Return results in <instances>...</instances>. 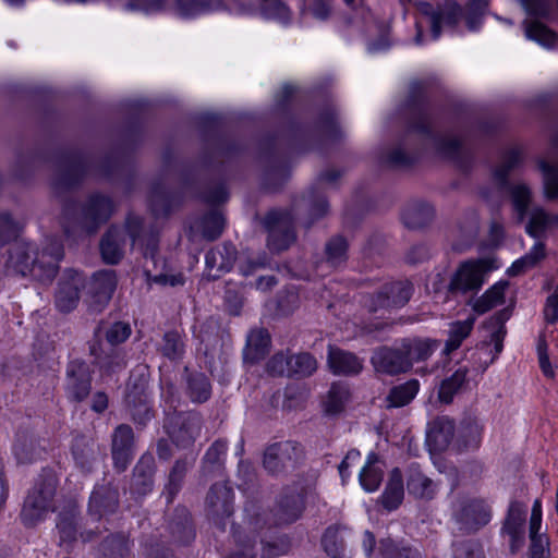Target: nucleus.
Masks as SVG:
<instances>
[{
	"label": "nucleus",
	"mask_w": 558,
	"mask_h": 558,
	"mask_svg": "<svg viewBox=\"0 0 558 558\" xmlns=\"http://www.w3.org/2000/svg\"><path fill=\"white\" fill-rule=\"evenodd\" d=\"M425 84H410L407 99L408 130L404 137L384 156L383 162L391 169L413 166L424 151L432 149L441 159L453 162L468 172L473 163V153L457 136L441 133L434 128L433 117L425 98Z\"/></svg>",
	"instance_id": "f257e3e1"
},
{
	"label": "nucleus",
	"mask_w": 558,
	"mask_h": 558,
	"mask_svg": "<svg viewBox=\"0 0 558 558\" xmlns=\"http://www.w3.org/2000/svg\"><path fill=\"white\" fill-rule=\"evenodd\" d=\"M64 256L60 241H49L40 251L29 244L16 242L9 250L7 271L10 275L26 277L41 283H50L59 271V263Z\"/></svg>",
	"instance_id": "f03ea898"
},
{
	"label": "nucleus",
	"mask_w": 558,
	"mask_h": 558,
	"mask_svg": "<svg viewBox=\"0 0 558 558\" xmlns=\"http://www.w3.org/2000/svg\"><path fill=\"white\" fill-rule=\"evenodd\" d=\"M202 134L204 147L198 163L208 169L239 158L247 148L246 143L221 132L222 117L216 113H201L195 118Z\"/></svg>",
	"instance_id": "7ed1b4c3"
},
{
	"label": "nucleus",
	"mask_w": 558,
	"mask_h": 558,
	"mask_svg": "<svg viewBox=\"0 0 558 558\" xmlns=\"http://www.w3.org/2000/svg\"><path fill=\"white\" fill-rule=\"evenodd\" d=\"M274 519H270L269 512L263 509L255 501H247L244 506V525L232 524V537L240 548V551L233 555H245L246 558H257L255 547L257 542L263 538L262 532L270 529Z\"/></svg>",
	"instance_id": "20e7f679"
},
{
	"label": "nucleus",
	"mask_w": 558,
	"mask_h": 558,
	"mask_svg": "<svg viewBox=\"0 0 558 558\" xmlns=\"http://www.w3.org/2000/svg\"><path fill=\"white\" fill-rule=\"evenodd\" d=\"M58 478L50 469H44L33 489L26 496L21 511L24 525L33 526L49 511L54 509Z\"/></svg>",
	"instance_id": "39448f33"
},
{
	"label": "nucleus",
	"mask_w": 558,
	"mask_h": 558,
	"mask_svg": "<svg viewBox=\"0 0 558 558\" xmlns=\"http://www.w3.org/2000/svg\"><path fill=\"white\" fill-rule=\"evenodd\" d=\"M277 136L265 138L259 145L258 162L263 168L262 185L268 192H278L290 178V168L280 149Z\"/></svg>",
	"instance_id": "423d86ee"
},
{
	"label": "nucleus",
	"mask_w": 558,
	"mask_h": 558,
	"mask_svg": "<svg viewBox=\"0 0 558 558\" xmlns=\"http://www.w3.org/2000/svg\"><path fill=\"white\" fill-rule=\"evenodd\" d=\"M203 416L197 411L163 410L162 430L179 449H187L198 438Z\"/></svg>",
	"instance_id": "0eeeda50"
},
{
	"label": "nucleus",
	"mask_w": 558,
	"mask_h": 558,
	"mask_svg": "<svg viewBox=\"0 0 558 558\" xmlns=\"http://www.w3.org/2000/svg\"><path fill=\"white\" fill-rule=\"evenodd\" d=\"M92 165V157L80 149L61 151L52 181L56 193L66 192L80 185Z\"/></svg>",
	"instance_id": "6e6552de"
},
{
	"label": "nucleus",
	"mask_w": 558,
	"mask_h": 558,
	"mask_svg": "<svg viewBox=\"0 0 558 558\" xmlns=\"http://www.w3.org/2000/svg\"><path fill=\"white\" fill-rule=\"evenodd\" d=\"M317 360L310 352L293 353L290 350L275 353L266 364V372L274 377L303 379L317 369Z\"/></svg>",
	"instance_id": "1a4fd4ad"
},
{
	"label": "nucleus",
	"mask_w": 558,
	"mask_h": 558,
	"mask_svg": "<svg viewBox=\"0 0 558 558\" xmlns=\"http://www.w3.org/2000/svg\"><path fill=\"white\" fill-rule=\"evenodd\" d=\"M148 380L145 374L131 376L124 397L125 410L136 428L142 430L155 417V410L147 395Z\"/></svg>",
	"instance_id": "9d476101"
},
{
	"label": "nucleus",
	"mask_w": 558,
	"mask_h": 558,
	"mask_svg": "<svg viewBox=\"0 0 558 558\" xmlns=\"http://www.w3.org/2000/svg\"><path fill=\"white\" fill-rule=\"evenodd\" d=\"M94 369L81 357L70 360L64 369L63 390L72 403L87 400L93 388Z\"/></svg>",
	"instance_id": "9b49d317"
},
{
	"label": "nucleus",
	"mask_w": 558,
	"mask_h": 558,
	"mask_svg": "<svg viewBox=\"0 0 558 558\" xmlns=\"http://www.w3.org/2000/svg\"><path fill=\"white\" fill-rule=\"evenodd\" d=\"M488 259L466 260L452 275L448 284V295L456 298L469 292L476 293L484 283V277L493 269Z\"/></svg>",
	"instance_id": "f8f14e48"
},
{
	"label": "nucleus",
	"mask_w": 558,
	"mask_h": 558,
	"mask_svg": "<svg viewBox=\"0 0 558 558\" xmlns=\"http://www.w3.org/2000/svg\"><path fill=\"white\" fill-rule=\"evenodd\" d=\"M268 232L267 245L272 252H282L295 241L294 214L291 210L272 209L263 219Z\"/></svg>",
	"instance_id": "ddd939ff"
},
{
	"label": "nucleus",
	"mask_w": 558,
	"mask_h": 558,
	"mask_svg": "<svg viewBox=\"0 0 558 558\" xmlns=\"http://www.w3.org/2000/svg\"><path fill=\"white\" fill-rule=\"evenodd\" d=\"M303 446L294 440L279 441L269 445L263 459L264 468L271 474L294 471L304 460Z\"/></svg>",
	"instance_id": "4468645a"
},
{
	"label": "nucleus",
	"mask_w": 558,
	"mask_h": 558,
	"mask_svg": "<svg viewBox=\"0 0 558 558\" xmlns=\"http://www.w3.org/2000/svg\"><path fill=\"white\" fill-rule=\"evenodd\" d=\"M412 293L413 284L410 281L387 282L367 295L365 306L371 314L400 308L410 301Z\"/></svg>",
	"instance_id": "2eb2a0df"
},
{
	"label": "nucleus",
	"mask_w": 558,
	"mask_h": 558,
	"mask_svg": "<svg viewBox=\"0 0 558 558\" xmlns=\"http://www.w3.org/2000/svg\"><path fill=\"white\" fill-rule=\"evenodd\" d=\"M86 288V276L73 268L65 269L60 276L54 290L53 303L58 312H73L81 300V292Z\"/></svg>",
	"instance_id": "dca6fc26"
},
{
	"label": "nucleus",
	"mask_w": 558,
	"mask_h": 558,
	"mask_svg": "<svg viewBox=\"0 0 558 558\" xmlns=\"http://www.w3.org/2000/svg\"><path fill=\"white\" fill-rule=\"evenodd\" d=\"M113 209L114 205L109 196L93 193L82 203L77 223L85 232L96 233L110 219Z\"/></svg>",
	"instance_id": "f3484780"
},
{
	"label": "nucleus",
	"mask_w": 558,
	"mask_h": 558,
	"mask_svg": "<svg viewBox=\"0 0 558 558\" xmlns=\"http://www.w3.org/2000/svg\"><path fill=\"white\" fill-rule=\"evenodd\" d=\"M105 320L101 319L94 329L93 339L88 341V353L95 364L107 375L119 373L126 367V353L123 349L111 347L104 349L101 344V331Z\"/></svg>",
	"instance_id": "a211bd4d"
},
{
	"label": "nucleus",
	"mask_w": 558,
	"mask_h": 558,
	"mask_svg": "<svg viewBox=\"0 0 558 558\" xmlns=\"http://www.w3.org/2000/svg\"><path fill=\"white\" fill-rule=\"evenodd\" d=\"M117 283L114 270L106 269L93 275L84 300L89 314L98 315L108 306L117 289Z\"/></svg>",
	"instance_id": "6ab92c4d"
},
{
	"label": "nucleus",
	"mask_w": 558,
	"mask_h": 558,
	"mask_svg": "<svg viewBox=\"0 0 558 558\" xmlns=\"http://www.w3.org/2000/svg\"><path fill=\"white\" fill-rule=\"evenodd\" d=\"M206 515L219 530L226 531L227 522L233 514V490L223 483L210 486L205 499Z\"/></svg>",
	"instance_id": "aec40b11"
},
{
	"label": "nucleus",
	"mask_w": 558,
	"mask_h": 558,
	"mask_svg": "<svg viewBox=\"0 0 558 558\" xmlns=\"http://www.w3.org/2000/svg\"><path fill=\"white\" fill-rule=\"evenodd\" d=\"M110 440L113 468L118 473H123L135 456L136 438L133 427L126 423L117 425L112 430Z\"/></svg>",
	"instance_id": "412c9836"
},
{
	"label": "nucleus",
	"mask_w": 558,
	"mask_h": 558,
	"mask_svg": "<svg viewBox=\"0 0 558 558\" xmlns=\"http://www.w3.org/2000/svg\"><path fill=\"white\" fill-rule=\"evenodd\" d=\"M420 12L428 20L433 39H437L441 35L442 26L454 27L459 23L462 7L456 1L436 8L429 2H422Z\"/></svg>",
	"instance_id": "4be33fe9"
},
{
	"label": "nucleus",
	"mask_w": 558,
	"mask_h": 558,
	"mask_svg": "<svg viewBox=\"0 0 558 558\" xmlns=\"http://www.w3.org/2000/svg\"><path fill=\"white\" fill-rule=\"evenodd\" d=\"M371 364L376 373L387 376H398L410 372L398 341L395 345L375 348L372 352Z\"/></svg>",
	"instance_id": "5701e85b"
},
{
	"label": "nucleus",
	"mask_w": 558,
	"mask_h": 558,
	"mask_svg": "<svg viewBox=\"0 0 558 558\" xmlns=\"http://www.w3.org/2000/svg\"><path fill=\"white\" fill-rule=\"evenodd\" d=\"M80 511L75 501H69L58 513L56 529L58 546L66 553H71L78 539Z\"/></svg>",
	"instance_id": "b1692460"
},
{
	"label": "nucleus",
	"mask_w": 558,
	"mask_h": 558,
	"mask_svg": "<svg viewBox=\"0 0 558 558\" xmlns=\"http://www.w3.org/2000/svg\"><path fill=\"white\" fill-rule=\"evenodd\" d=\"M454 520L460 524V530L473 533L489 522L490 511L482 500H465L454 512Z\"/></svg>",
	"instance_id": "393cba45"
},
{
	"label": "nucleus",
	"mask_w": 558,
	"mask_h": 558,
	"mask_svg": "<svg viewBox=\"0 0 558 558\" xmlns=\"http://www.w3.org/2000/svg\"><path fill=\"white\" fill-rule=\"evenodd\" d=\"M167 536L160 535V539L171 541L180 545L190 544L196 535L195 527L189 510L178 507L167 521Z\"/></svg>",
	"instance_id": "a878e982"
},
{
	"label": "nucleus",
	"mask_w": 558,
	"mask_h": 558,
	"mask_svg": "<svg viewBox=\"0 0 558 558\" xmlns=\"http://www.w3.org/2000/svg\"><path fill=\"white\" fill-rule=\"evenodd\" d=\"M181 379L185 396L192 403L203 404L211 397V384L203 372L184 366Z\"/></svg>",
	"instance_id": "bb28decb"
},
{
	"label": "nucleus",
	"mask_w": 558,
	"mask_h": 558,
	"mask_svg": "<svg viewBox=\"0 0 558 558\" xmlns=\"http://www.w3.org/2000/svg\"><path fill=\"white\" fill-rule=\"evenodd\" d=\"M236 248L230 243L226 242L221 247L209 250L205 256L206 268L209 270L208 277L211 280H217L222 274L232 269L236 260Z\"/></svg>",
	"instance_id": "cd10ccee"
},
{
	"label": "nucleus",
	"mask_w": 558,
	"mask_h": 558,
	"mask_svg": "<svg viewBox=\"0 0 558 558\" xmlns=\"http://www.w3.org/2000/svg\"><path fill=\"white\" fill-rule=\"evenodd\" d=\"M398 344L411 371L414 363L424 362L429 359L433 352L438 348L439 341L430 338L407 337L400 339Z\"/></svg>",
	"instance_id": "c85d7f7f"
},
{
	"label": "nucleus",
	"mask_w": 558,
	"mask_h": 558,
	"mask_svg": "<svg viewBox=\"0 0 558 558\" xmlns=\"http://www.w3.org/2000/svg\"><path fill=\"white\" fill-rule=\"evenodd\" d=\"M156 462L151 454H143L132 472L131 493L137 496H146L153 490Z\"/></svg>",
	"instance_id": "c756f323"
},
{
	"label": "nucleus",
	"mask_w": 558,
	"mask_h": 558,
	"mask_svg": "<svg viewBox=\"0 0 558 558\" xmlns=\"http://www.w3.org/2000/svg\"><path fill=\"white\" fill-rule=\"evenodd\" d=\"M454 436V422L447 416L436 417L428 424L426 445L432 453L444 451Z\"/></svg>",
	"instance_id": "7c9ffc66"
},
{
	"label": "nucleus",
	"mask_w": 558,
	"mask_h": 558,
	"mask_svg": "<svg viewBox=\"0 0 558 558\" xmlns=\"http://www.w3.org/2000/svg\"><path fill=\"white\" fill-rule=\"evenodd\" d=\"M327 363L335 375L355 376L363 369V360L352 352L329 345Z\"/></svg>",
	"instance_id": "2f4dec72"
},
{
	"label": "nucleus",
	"mask_w": 558,
	"mask_h": 558,
	"mask_svg": "<svg viewBox=\"0 0 558 558\" xmlns=\"http://www.w3.org/2000/svg\"><path fill=\"white\" fill-rule=\"evenodd\" d=\"M124 245V230L120 227L111 226L102 235L99 243L104 262L108 265H117L123 257Z\"/></svg>",
	"instance_id": "473e14b6"
},
{
	"label": "nucleus",
	"mask_w": 558,
	"mask_h": 558,
	"mask_svg": "<svg viewBox=\"0 0 558 558\" xmlns=\"http://www.w3.org/2000/svg\"><path fill=\"white\" fill-rule=\"evenodd\" d=\"M119 506V490L111 483L97 486L89 498V511L101 517L114 512Z\"/></svg>",
	"instance_id": "72a5a7b5"
},
{
	"label": "nucleus",
	"mask_w": 558,
	"mask_h": 558,
	"mask_svg": "<svg viewBox=\"0 0 558 558\" xmlns=\"http://www.w3.org/2000/svg\"><path fill=\"white\" fill-rule=\"evenodd\" d=\"M271 345L270 333L265 328L253 329L247 335L246 345L243 351L245 362L257 363L269 353Z\"/></svg>",
	"instance_id": "f704fd0d"
},
{
	"label": "nucleus",
	"mask_w": 558,
	"mask_h": 558,
	"mask_svg": "<svg viewBox=\"0 0 558 558\" xmlns=\"http://www.w3.org/2000/svg\"><path fill=\"white\" fill-rule=\"evenodd\" d=\"M303 207L308 209L310 215V221L306 223V228H310L315 220L325 217L329 210L326 195L317 186L311 187L307 195H303L299 201H295L293 205L295 210Z\"/></svg>",
	"instance_id": "c9c22d12"
},
{
	"label": "nucleus",
	"mask_w": 558,
	"mask_h": 558,
	"mask_svg": "<svg viewBox=\"0 0 558 558\" xmlns=\"http://www.w3.org/2000/svg\"><path fill=\"white\" fill-rule=\"evenodd\" d=\"M435 217L432 205L422 201L409 203L402 213V220L408 229L418 230L427 227Z\"/></svg>",
	"instance_id": "e433bc0d"
},
{
	"label": "nucleus",
	"mask_w": 558,
	"mask_h": 558,
	"mask_svg": "<svg viewBox=\"0 0 558 558\" xmlns=\"http://www.w3.org/2000/svg\"><path fill=\"white\" fill-rule=\"evenodd\" d=\"M226 451V440L217 439L210 445L202 459L201 474L203 477L221 476L225 468Z\"/></svg>",
	"instance_id": "4c0bfd02"
},
{
	"label": "nucleus",
	"mask_w": 558,
	"mask_h": 558,
	"mask_svg": "<svg viewBox=\"0 0 558 558\" xmlns=\"http://www.w3.org/2000/svg\"><path fill=\"white\" fill-rule=\"evenodd\" d=\"M185 351V335L177 329L166 331L157 345V352L171 362L181 361Z\"/></svg>",
	"instance_id": "58836bf2"
},
{
	"label": "nucleus",
	"mask_w": 558,
	"mask_h": 558,
	"mask_svg": "<svg viewBox=\"0 0 558 558\" xmlns=\"http://www.w3.org/2000/svg\"><path fill=\"white\" fill-rule=\"evenodd\" d=\"M303 508V502L298 494L282 495L274 509V523L281 525L296 521Z\"/></svg>",
	"instance_id": "ea45409f"
},
{
	"label": "nucleus",
	"mask_w": 558,
	"mask_h": 558,
	"mask_svg": "<svg viewBox=\"0 0 558 558\" xmlns=\"http://www.w3.org/2000/svg\"><path fill=\"white\" fill-rule=\"evenodd\" d=\"M222 7V0H174L171 10L180 17L192 19Z\"/></svg>",
	"instance_id": "a19ab883"
},
{
	"label": "nucleus",
	"mask_w": 558,
	"mask_h": 558,
	"mask_svg": "<svg viewBox=\"0 0 558 558\" xmlns=\"http://www.w3.org/2000/svg\"><path fill=\"white\" fill-rule=\"evenodd\" d=\"M191 468L192 462L187 459V457H182L174 461L168 474V481L165 484L162 493L168 504L173 501L174 497L182 488L186 473Z\"/></svg>",
	"instance_id": "79ce46f5"
},
{
	"label": "nucleus",
	"mask_w": 558,
	"mask_h": 558,
	"mask_svg": "<svg viewBox=\"0 0 558 558\" xmlns=\"http://www.w3.org/2000/svg\"><path fill=\"white\" fill-rule=\"evenodd\" d=\"M71 452L75 464L83 471L89 472L95 460L94 441L85 436L77 435L73 438Z\"/></svg>",
	"instance_id": "37998d69"
},
{
	"label": "nucleus",
	"mask_w": 558,
	"mask_h": 558,
	"mask_svg": "<svg viewBox=\"0 0 558 558\" xmlns=\"http://www.w3.org/2000/svg\"><path fill=\"white\" fill-rule=\"evenodd\" d=\"M404 496L402 473L398 468H395L389 475L388 483L381 495V504L385 509L391 511L397 509Z\"/></svg>",
	"instance_id": "c03bdc74"
},
{
	"label": "nucleus",
	"mask_w": 558,
	"mask_h": 558,
	"mask_svg": "<svg viewBox=\"0 0 558 558\" xmlns=\"http://www.w3.org/2000/svg\"><path fill=\"white\" fill-rule=\"evenodd\" d=\"M418 389L420 383L417 379H410L403 384L393 386L385 399L386 408H402L409 404L417 395Z\"/></svg>",
	"instance_id": "a18cd8bd"
},
{
	"label": "nucleus",
	"mask_w": 558,
	"mask_h": 558,
	"mask_svg": "<svg viewBox=\"0 0 558 558\" xmlns=\"http://www.w3.org/2000/svg\"><path fill=\"white\" fill-rule=\"evenodd\" d=\"M97 558H132L129 538L121 534H110L100 544Z\"/></svg>",
	"instance_id": "49530a36"
},
{
	"label": "nucleus",
	"mask_w": 558,
	"mask_h": 558,
	"mask_svg": "<svg viewBox=\"0 0 558 558\" xmlns=\"http://www.w3.org/2000/svg\"><path fill=\"white\" fill-rule=\"evenodd\" d=\"M407 489L415 498L430 499L434 495L433 481L416 466H411L408 471Z\"/></svg>",
	"instance_id": "de8ad7c7"
},
{
	"label": "nucleus",
	"mask_w": 558,
	"mask_h": 558,
	"mask_svg": "<svg viewBox=\"0 0 558 558\" xmlns=\"http://www.w3.org/2000/svg\"><path fill=\"white\" fill-rule=\"evenodd\" d=\"M545 257V244L543 242H537L529 253L513 262L511 267L507 270V274L510 277L520 276L526 270L536 267Z\"/></svg>",
	"instance_id": "09e8293b"
},
{
	"label": "nucleus",
	"mask_w": 558,
	"mask_h": 558,
	"mask_svg": "<svg viewBox=\"0 0 558 558\" xmlns=\"http://www.w3.org/2000/svg\"><path fill=\"white\" fill-rule=\"evenodd\" d=\"M348 240L340 234L333 235L325 244V260L333 268L341 267L348 260Z\"/></svg>",
	"instance_id": "8fccbe9b"
},
{
	"label": "nucleus",
	"mask_w": 558,
	"mask_h": 558,
	"mask_svg": "<svg viewBox=\"0 0 558 558\" xmlns=\"http://www.w3.org/2000/svg\"><path fill=\"white\" fill-rule=\"evenodd\" d=\"M522 162V151L517 148H510L502 155L501 163L495 169L494 177L499 187L505 190L509 185L508 177L512 170L518 168Z\"/></svg>",
	"instance_id": "3c124183"
},
{
	"label": "nucleus",
	"mask_w": 558,
	"mask_h": 558,
	"mask_svg": "<svg viewBox=\"0 0 558 558\" xmlns=\"http://www.w3.org/2000/svg\"><path fill=\"white\" fill-rule=\"evenodd\" d=\"M508 287L507 281H499L490 287L482 296L476 299L472 305L475 313L482 315L490 311L505 301V290Z\"/></svg>",
	"instance_id": "603ef678"
},
{
	"label": "nucleus",
	"mask_w": 558,
	"mask_h": 558,
	"mask_svg": "<svg viewBox=\"0 0 558 558\" xmlns=\"http://www.w3.org/2000/svg\"><path fill=\"white\" fill-rule=\"evenodd\" d=\"M555 149H558V132L551 140ZM538 167L544 174V190L548 199L558 198V162L550 165L546 160H539Z\"/></svg>",
	"instance_id": "864d4df0"
},
{
	"label": "nucleus",
	"mask_w": 558,
	"mask_h": 558,
	"mask_svg": "<svg viewBox=\"0 0 558 558\" xmlns=\"http://www.w3.org/2000/svg\"><path fill=\"white\" fill-rule=\"evenodd\" d=\"M322 546L331 558H349L344 539L339 533V526L330 525L322 536Z\"/></svg>",
	"instance_id": "5fc2aeb1"
},
{
	"label": "nucleus",
	"mask_w": 558,
	"mask_h": 558,
	"mask_svg": "<svg viewBox=\"0 0 558 558\" xmlns=\"http://www.w3.org/2000/svg\"><path fill=\"white\" fill-rule=\"evenodd\" d=\"M466 367H459L451 376L445 378L438 390V398L444 403H451L454 395L466 383Z\"/></svg>",
	"instance_id": "6e6d98bb"
},
{
	"label": "nucleus",
	"mask_w": 558,
	"mask_h": 558,
	"mask_svg": "<svg viewBox=\"0 0 558 558\" xmlns=\"http://www.w3.org/2000/svg\"><path fill=\"white\" fill-rule=\"evenodd\" d=\"M350 398L349 387L344 384L333 383L328 390L325 401V412L329 415H337L344 410Z\"/></svg>",
	"instance_id": "4d7b16f0"
},
{
	"label": "nucleus",
	"mask_w": 558,
	"mask_h": 558,
	"mask_svg": "<svg viewBox=\"0 0 558 558\" xmlns=\"http://www.w3.org/2000/svg\"><path fill=\"white\" fill-rule=\"evenodd\" d=\"M379 553L383 558H423V554L418 548L396 543L391 538L380 541Z\"/></svg>",
	"instance_id": "13d9d810"
},
{
	"label": "nucleus",
	"mask_w": 558,
	"mask_h": 558,
	"mask_svg": "<svg viewBox=\"0 0 558 558\" xmlns=\"http://www.w3.org/2000/svg\"><path fill=\"white\" fill-rule=\"evenodd\" d=\"M13 450L20 463H31L39 454L35 437L26 433L17 434Z\"/></svg>",
	"instance_id": "bf43d9fd"
},
{
	"label": "nucleus",
	"mask_w": 558,
	"mask_h": 558,
	"mask_svg": "<svg viewBox=\"0 0 558 558\" xmlns=\"http://www.w3.org/2000/svg\"><path fill=\"white\" fill-rule=\"evenodd\" d=\"M199 228L204 239L207 241H215L223 231L225 218L221 213L216 209H211L202 217Z\"/></svg>",
	"instance_id": "052dcab7"
},
{
	"label": "nucleus",
	"mask_w": 558,
	"mask_h": 558,
	"mask_svg": "<svg viewBox=\"0 0 558 558\" xmlns=\"http://www.w3.org/2000/svg\"><path fill=\"white\" fill-rule=\"evenodd\" d=\"M474 322V318H468L465 320L454 322L450 325L449 338L445 344L446 353H451L461 345L462 341L471 333Z\"/></svg>",
	"instance_id": "680f3d73"
},
{
	"label": "nucleus",
	"mask_w": 558,
	"mask_h": 558,
	"mask_svg": "<svg viewBox=\"0 0 558 558\" xmlns=\"http://www.w3.org/2000/svg\"><path fill=\"white\" fill-rule=\"evenodd\" d=\"M149 204L155 215L167 216L171 211L173 201L161 182H155L153 184Z\"/></svg>",
	"instance_id": "e2e57ef3"
},
{
	"label": "nucleus",
	"mask_w": 558,
	"mask_h": 558,
	"mask_svg": "<svg viewBox=\"0 0 558 558\" xmlns=\"http://www.w3.org/2000/svg\"><path fill=\"white\" fill-rule=\"evenodd\" d=\"M526 508L519 501H512L509 506L507 517L504 521L502 533H515L524 531Z\"/></svg>",
	"instance_id": "0e129e2a"
},
{
	"label": "nucleus",
	"mask_w": 558,
	"mask_h": 558,
	"mask_svg": "<svg viewBox=\"0 0 558 558\" xmlns=\"http://www.w3.org/2000/svg\"><path fill=\"white\" fill-rule=\"evenodd\" d=\"M513 208L518 216V221L522 222L527 214L530 202H531V191L527 185L521 183L517 185H508Z\"/></svg>",
	"instance_id": "69168bd1"
},
{
	"label": "nucleus",
	"mask_w": 558,
	"mask_h": 558,
	"mask_svg": "<svg viewBox=\"0 0 558 558\" xmlns=\"http://www.w3.org/2000/svg\"><path fill=\"white\" fill-rule=\"evenodd\" d=\"M316 129L320 134L330 140L336 141L341 137L342 133L337 123V112L335 108L327 107L320 112Z\"/></svg>",
	"instance_id": "338daca9"
},
{
	"label": "nucleus",
	"mask_w": 558,
	"mask_h": 558,
	"mask_svg": "<svg viewBox=\"0 0 558 558\" xmlns=\"http://www.w3.org/2000/svg\"><path fill=\"white\" fill-rule=\"evenodd\" d=\"M132 335L131 325L126 322H114L110 325L105 320V326L101 331V337L107 340L111 347H118L125 342Z\"/></svg>",
	"instance_id": "774afa93"
}]
</instances>
